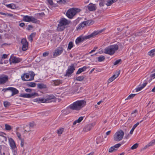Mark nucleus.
<instances>
[{
    "label": "nucleus",
    "mask_w": 155,
    "mask_h": 155,
    "mask_svg": "<svg viewBox=\"0 0 155 155\" xmlns=\"http://www.w3.org/2000/svg\"><path fill=\"white\" fill-rule=\"evenodd\" d=\"M76 64L75 63L72 64L70 66L68 67V69L66 71L65 76H69L73 73L75 70V65Z\"/></svg>",
    "instance_id": "nucleus-11"
},
{
    "label": "nucleus",
    "mask_w": 155,
    "mask_h": 155,
    "mask_svg": "<svg viewBox=\"0 0 155 155\" xmlns=\"http://www.w3.org/2000/svg\"><path fill=\"white\" fill-rule=\"evenodd\" d=\"M97 48V47H95L94 48V49L93 50H91L90 52L89 53L91 54V53H92L93 52H94L95 51V50Z\"/></svg>",
    "instance_id": "nucleus-60"
},
{
    "label": "nucleus",
    "mask_w": 155,
    "mask_h": 155,
    "mask_svg": "<svg viewBox=\"0 0 155 155\" xmlns=\"http://www.w3.org/2000/svg\"><path fill=\"white\" fill-rule=\"evenodd\" d=\"M148 54L151 56H153L155 54V49H153L148 52Z\"/></svg>",
    "instance_id": "nucleus-38"
},
{
    "label": "nucleus",
    "mask_w": 155,
    "mask_h": 155,
    "mask_svg": "<svg viewBox=\"0 0 155 155\" xmlns=\"http://www.w3.org/2000/svg\"><path fill=\"white\" fill-rule=\"evenodd\" d=\"M124 135V133L122 130L118 131L114 135V140L116 142L121 140L123 137Z\"/></svg>",
    "instance_id": "nucleus-6"
},
{
    "label": "nucleus",
    "mask_w": 155,
    "mask_h": 155,
    "mask_svg": "<svg viewBox=\"0 0 155 155\" xmlns=\"http://www.w3.org/2000/svg\"><path fill=\"white\" fill-rule=\"evenodd\" d=\"M103 140V138L102 137H97L96 140V143L98 144L102 142Z\"/></svg>",
    "instance_id": "nucleus-29"
},
{
    "label": "nucleus",
    "mask_w": 155,
    "mask_h": 155,
    "mask_svg": "<svg viewBox=\"0 0 155 155\" xmlns=\"http://www.w3.org/2000/svg\"><path fill=\"white\" fill-rule=\"evenodd\" d=\"M29 125L30 127L33 128L35 126L36 124L34 122H31L29 124Z\"/></svg>",
    "instance_id": "nucleus-47"
},
{
    "label": "nucleus",
    "mask_w": 155,
    "mask_h": 155,
    "mask_svg": "<svg viewBox=\"0 0 155 155\" xmlns=\"http://www.w3.org/2000/svg\"><path fill=\"white\" fill-rule=\"evenodd\" d=\"M85 26H86V24L85 23V21H84L79 24L78 28L81 29V28H82Z\"/></svg>",
    "instance_id": "nucleus-35"
},
{
    "label": "nucleus",
    "mask_w": 155,
    "mask_h": 155,
    "mask_svg": "<svg viewBox=\"0 0 155 155\" xmlns=\"http://www.w3.org/2000/svg\"><path fill=\"white\" fill-rule=\"evenodd\" d=\"M6 6L8 8H11L12 9H14L15 8V5L13 4H11L6 5Z\"/></svg>",
    "instance_id": "nucleus-39"
},
{
    "label": "nucleus",
    "mask_w": 155,
    "mask_h": 155,
    "mask_svg": "<svg viewBox=\"0 0 155 155\" xmlns=\"http://www.w3.org/2000/svg\"><path fill=\"white\" fill-rule=\"evenodd\" d=\"M117 74V76L115 74H114L108 80V82L109 83L112 82L113 81L115 78L118 77L120 74V71H118L116 73Z\"/></svg>",
    "instance_id": "nucleus-18"
},
{
    "label": "nucleus",
    "mask_w": 155,
    "mask_h": 155,
    "mask_svg": "<svg viewBox=\"0 0 155 155\" xmlns=\"http://www.w3.org/2000/svg\"><path fill=\"white\" fill-rule=\"evenodd\" d=\"M143 88V87L141 86L140 87H138V88H137L136 90V92H138V91H139L140 90H141Z\"/></svg>",
    "instance_id": "nucleus-54"
},
{
    "label": "nucleus",
    "mask_w": 155,
    "mask_h": 155,
    "mask_svg": "<svg viewBox=\"0 0 155 155\" xmlns=\"http://www.w3.org/2000/svg\"><path fill=\"white\" fill-rule=\"evenodd\" d=\"M143 120H142L140 121V123H141V122H142ZM139 122H137L136 124H135L133 127H133L134 129L139 124Z\"/></svg>",
    "instance_id": "nucleus-52"
},
{
    "label": "nucleus",
    "mask_w": 155,
    "mask_h": 155,
    "mask_svg": "<svg viewBox=\"0 0 155 155\" xmlns=\"http://www.w3.org/2000/svg\"><path fill=\"white\" fill-rule=\"evenodd\" d=\"M74 45L73 44V43L72 41L70 42L68 44V48H67V50H70L71 48L73 47Z\"/></svg>",
    "instance_id": "nucleus-34"
},
{
    "label": "nucleus",
    "mask_w": 155,
    "mask_h": 155,
    "mask_svg": "<svg viewBox=\"0 0 155 155\" xmlns=\"http://www.w3.org/2000/svg\"><path fill=\"white\" fill-rule=\"evenodd\" d=\"M10 87H9L8 88H4L2 90V91H4V92H5L9 90Z\"/></svg>",
    "instance_id": "nucleus-59"
},
{
    "label": "nucleus",
    "mask_w": 155,
    "mask_h": 155,
    "mask_svg": "<svg viewBox=\"0 0 155 155\" xmlns=\"http://www.w3.org/2000/svg\"><path fill=\"white\" fill-rule=\"evenodd\" d=\"M49 5H51V7L49 6V8L52 10H54L55 8L57 5L56 4H54L52 0H49Z\"/></svg>",
    "instance_id": "nucleus-23"
},
{
    "label": "nucleus",
    "mask_w": 155,
    "mask_h": 155,
    "mask_svg": "<svg viewBox=\"0 0 155 155\" xmlns=\"http://www.w3.org/2000/svg\"><path fill=\"white\" fill-rule=\"evenodd\" d=\"M8 80V77L6 75H2L0 76V84H4Z\"/></svg>",
    "instance_id": "nucleus-14"
},
{
    "label": "nucleus",
    "mask_w": 155,
    "mask_h": 155,
    "mask_svg": "<svg viewBox=\"0 0 155 155\" xmlns=\"http://www.w3.org/2000/svg\"><path fill=\"white\" fill-rule=\"evenodd\" d=\"M46 100L44 98H40V102L45 103L46 102Z\"/></svg>",
    "instance_id": "nucleus-55"
},
{
    "label": "nucleus",
    "mask_w": 155,
    "mask_h": 155,
    "mask_svg": "<svg viewBox=\"0 0 155 155\" xmlns=\"http://www.w3.org/2000/svg\"><path fill=\"white\" fill-rule=\"evenodd\" d=\"M138 146V144L137 143H136L133 145L131 147V150H134L136 149Z\"/></svg>",
    "instance_id": "nucleus-46"
},
{
    "label": "nucleus",
    "mask_w": 155,
    "mask_h": 155,
    "mask_svg": "<svg viewBox=\"0 0 155 155\" xmlns=\"http://www.w3.org/2000/svg\"><path fill=\"white\" fill-rule=\"evenodd\" d=\"M68 2V0H59L58 1H57V2L59 3L60 4H64Z\"/></svg>",
    "instance_id": "nucleus-44"
},
{
    "label": "nucleus",
    "mask_w": 155,
    "mask_h": 155,
    "mask_svg": "<svg viewBox=\"0 0 155 155\" xmlns=\"http://www.w3.org/2000/svg\"><path fill=\"white\" fill-rule=\"evenodd\" d=\"M38 96L37 93L34 92L31 94H22L20 95V96L24 98H32Z\"/></svg>",
    "instance_id": "nucleus-12"
},
{
    "label": "nucleus",
    "mask_w": 155,
    "mask_h": 155,
    "mask_svg": "<svg viewBox=\"0 0 155 155\" xmlns=\"http://www.w3.org/2000/svg\"><path fill=\"white\" fill-rule=\"evenodd\" d=\"M145 33V31L143 29L140 30V31L136 32L134 35L136 36H141L143 34Z\"/></svg>",
    "instance_id": "nucleus-27"
},
{
    "label": "nucleus",
    "mask_w": 155,
    "mask_h": 155,
    "mask_svg": "<svg viewBox=\"0 0 155 155\" xmlns=\"http://www.w3.org/2000/svg\"><path fill=\"white\" fill-rule=\"evenodd\" d=\"M121 145V144L120 143H117L114 145V147L116 149V148H118L120 147Z\"/></svg>",
    "instance_id": "nucleus-53"
},
{
    "label": "nucleus",
    "mask_w": 155,
    "mask_h": 155,
    "mask_svg": "<svg viewBox=\"0 0 155 155\" xmlns=\"http://www.w3.org/2000/svg\"><path fill=\"white\" fill-rule=\"evenodd\" d=\"M150 80H152V79H153L155 78V73L154 74H152L150 75Z\"/></svg>",
    "instance_id": "nucleus-56"
},
{
    "label": "nucleus",
    "mask_w": 155,
    "mask_h": 155,
    "mask_svg": "<svg viewBox=\"0 0 155 155\" xmlns=\"http://www.w3.org/2000/svg\"><path fill=\"white\" fill-rule=\"evenodd\" d=\"M122 62V60L121 59H119L117 60L114 63V65H116L118 64H119L121 63V62Z\"/></svg>",
    "instance_id": "nucleus-42"
},
{
    "label": "nucleus",
    "mask_w": 155,
    "mask_h": 155,
    "mask_svg": "<svg viewBox=\"0 0 155 155\" xmlns=\"http://www.w3.org/2000/svg\"><path fill=\"white\" fill-rule=\"evenodd\" d=\"M0 155H9L8 149L5 146L0 145Z\"/></svg>",
    "instance_id": "nucleus-9"
},
{
    "label": "nucleus",
    "mask_w": 155,
    "mask_h": 155,
    "mask_svg": "<svg viewBox=\"0 0 155 155\" xmlns=\"http://www.w3.org/2000/svg\"><path fill=\"white\" fill-rule=\"evenodd\" d=\"M97 59L98 61L101 62L104 60L105 59V57L104 56L101 55L100 56L98 57Z\"/></svg>",
    "instance_id": "nucleus-32"
},
{
    "label": "nucleus",
    "mask_w": 155,
    "mask_h": 155,
    "mask_svg": "<svg viewBox=\"0 0 155 155\" xmlns=\"http://www.w3.org/2000/svg\"><path fill=\"white\" fill-rule=\"evenodd\" d=\"M35 34L34 33L31 34L28 38V40L31 42L33 41V38L35 37Z\"/></svg>",
    "instance_id": "nucleus-33"
},
{
    "label": "nucleus",
    "mask_w": 155,
    "mask_h": 155,
    "mask_svg": "<svg viewBox=\"0 0 155 155\" xmlns=\"http://www.w3.org/2000/svg\"><path fill=\"white\" fill-rule=\"evenodd\" d=\"M48 55V51L45 52L43 53V57H46Z\"/></svg>",
    "instance_id": "nucleus-57"
},
{
    "label": "nucleus",
    "mask_w": 155,
    "mask_h": 155,
    "mask_svg": "<svg viewBox=\"0 0 155 155\" xmlns=\"http://www.w3.org/2000/svg\"><path fill=\"white\" fill-rule=\"evenodd\" d=\"M83 118H84L83 117H79L78 120H76L78 123H79L81 122L83 120Z\"/></svg>",
    "instance_id": "nucleus-51"
},
{
    "label": "nucleus",
    "mask_w": 155,
    "mask_h": 155,
    "mask_svg": "<svg viewBox=\"0 0 155 155\" xmlns=\"http://www.w3.org/2000/svg\"><path fill=\"white\" fill-rule=\"evenodd\" d=\"M155 144V139L152 140L147 145H146V147H150Z\"/></svg>",
    "instance_id": "nucleus-30"
},
{
    "label": "nucleus",
    "mask_w": 155,
    "mask_h": 155,
    "mask_svg": "<svg viewBox=\"0 0 155 155\" xmlns=\"http://www.w3.org/2000/svg\"><path fill=\"white\" fill-rule=\"evenodd\" d=\"M35 74L32 71L28 73H24L21 76V79L23 81H31L34 80Z\"/></svg>",
    "instance_id": "nucleus-4"
},
{
    "label": "nucleus",
    "mask_w": 155,
    "mask_h": 155,
    "mask_svg": "<svg viewBox=\"0 0 155 155\" xmlns=\"http://www.w3.org/2000/svg\"><path fill=\"white\" fill-rule=\"evenodd\" d=\"M9 142L10 147L12 149H15L16 147L15 143L13 140L11 138H9L8 139Z\"/></svg>",
    "instance_id": "nucleus-17"
},
{
    "label": "nucleus",
    "mask_w": 155,
    "mask_h": 155,
    "mask_svg": "<svg viewBox=\"0 0 155 155\" xmlns=\"http://www.w3.org/2000/svg\"><path fill=\"white\" fill-rule=\"evenodd\" d=\"M86 25H92L94 23V21L91 20H89L86 21H84Z\"/></svg>",
    "instance_id": "nucleus-31"
},
{
    "label": "nucleus",
    "mask_w": 155,
    "mask_h": 155,
    "mask_svg": "<svg viewBox=\"0 0 155 155\" xmlns=\"http://www.w3.org/2000/svg\"><path fill=\"white\" fill-rule=\"evenodd\" d=\"M34 101L36 102H37L38 103L40 102V98H37L35 99L34 100Z\"/></svg>",
    "instance_id": "nucleus-62"
},
{
    "label": "nucleus",
    "mask_w": 155,
    "mask_h": 155,
    "mask_svg": "<svg viewBox=\"0 0 155 155\" xmlns=\"http://www.w3.org/2000/svg\"><path fill=\"white\" fill-rule=\"evenodd\" d=\"M69 24V22L65 18H62L60 19L59 24L58 25V28L60 31H63L65 27L64 26L68 25Z\"/></svg>",
    "instance_id": "nucleus-7"
},
{
    "label": "nucleus",
    "mask_w": 155,
    "mask_h": 155,
    "mask_svg": "<svg viewBox=\"0 0 155 155\" xmlns=\"http://www.w3.org/2000/svg\"><path fill=\"white\" fill-rule=\"evenodd\" d=\"M117 0H107L106 5L107 6H110L113 3L116 2Z\"/></svg>",
    "instance_id": "nucleus-26"
},
{
    "label": "nucleus",
    "mask_w": 155,
    "mask_h": 155,
    "mask_svg": "<svg viewBox=\"0 0 155 155\" xmlns=\"http://www.w3.org/2000/svg\"><path fill=\"white\" fill-rule=\"evenodd\" d=\"M9 91H10L12 93L11 95L12 96L18 94L19 92L18 91L16 88L12 87H10Z\"/></svg>",
    "instance_id": "nucleus-20"
},
{
    "label": "nucleus",
    "mask_w": 155,
    "mask_h": 155,
    "mask_svg": "<svg viewBox=\"0 0 155 155\" xmlns=\"http://www.w3.org/2000/svg\"><path fill=\"white\" fill-rule=\"evenodd\" d=\"M136 95V94H131L127 97V98L125 99V100H129L130 99L132 98L135 96Z\"/></svg>",
    "instance_id": "nucleus-41"
},
{
    "label": "nucleus",
    "mask_w": 155,
    "mask_h": 155,
    "mask_svg": "<svg viewBox=\"0 0 155 155\" xmlns=\"http://www.w3.org/2000/svg\"><path fill=\"white\" fill-rule=\"evenodd\" d=\"M10 103L7 101H5L4 102V105L5 107H8L10 106Z\"/></svg>",
    "instance_id": "nucleus-49"
},
{
    "label": "nucleus",
    "mask_w": 155,
    "mask_h": 155,
    "mask_svg": "<svg viewBox=\"0 0 155 155\" xmlns=\"http://www.w3.org/2000/svg\"><path fill=\"white\" fill-rule=\"evenodd\" d=\"M62 83V81L58 80L53 81L51 82V84L53 86L58 85Z\"/></svg>",
    "instance_id": "nucleus-21"
},
{
    "label": "nucleus",
    "mask_w": 155,
    "mask_h": 155,
    "mask_svg": "<svg viewBox=\"0 0 155 155\" xmlns=\"http://www.w3.org/2000/svg\"><path fill=\"white\" fill-rule=\"evenodd\" d=\"M33 28L32 26L31 25H28V30H30L31 28Z\"/></svg>",
    "instance_id": "nucleus-64"
},
{
    "label": "nucleus",
    "mask_w": 155,
    "mask_h": 155,
    "mask_svg": "<svg viewBox=\"0 0 155 155\" xmlns=\"http://www.w3.org/2000/svg\"><path fill=\"white\" fill-rule=\"evenodd\" d=\"M102 31V30L96 31H95L92 33L87 36H83V35H81L78 37L76 39L75 41V43L76 44H78L82 42L86 39L93 38L98 34L101 33Z\"/></svg>",
    "instance_id": "nucleus-2"
},
{
    "label": "nucleus",
    "mask_w": 155,
    "mask_h": 155,
    "mask_svg": "<svg viewBox=\"0 0 155 155\" xmlns=\"http://www.w3.org/2000/svg\"><path fill=\"white\" fill-rule=\"evenodd\" d=\"M86 104V102L84 100L77 101L70 104L68 107L71 110L78 111L85 106Z\"/></svg>",
    "instance_id": "nucleus-1"
},
{
    "label": "nucleus",
    "mask_w": 155,
    "mask_h": 155,
    "mask_svg": "<svg viewBox=\"0 0 155 155\" xmlns=\"http://www.w3.org/2000/svg\"><path fill=\"white\" fill-rule=\"evenodd\" d=\"M7 56L8 55L5 54H3L2 57V59H5V58H7Z\"/></svg>",
    "instance_id": "nucleus-58"
},
{
    "label": "nucleus",
    "mask_w": 155,
    "mask_h": 155,
    "mask_svg": "<svg viewBox=\"0 0 155 155\" xmlns=\"http://www.w3.org/2000/svg\"><path fill=\"white\" fill-rule=\"evenodd\" d=\"M21 141V147H23L24 146V141L23 139H21V140H20Z\"/></svg>",
    "instance_id": "nucleus-63"
},
{
    "label": "nucleus",
    "mask_w": 155,
    "mask_h": 155,
    "mask_svg": "<svg viewBox=\"0 0 155 155\" xmlns=\"http://www.w3.org/2000/svg\"><path fill=\"white\" fill-rule=\"evenodd\" d=\"M31 89L29 88H27L25 89V91L26 92L29 93L31 92Z\"/></svg>",
    "instance_id": "nucleus-61"
},
{
    "label": "nucleus",
    "mask_w": 155,
    "mask_h": 155,
    "mask_svg": "<svg viewBox=\"0 0 155 155\" xmlns=\"http://www.w3.org/2000/svg\"><path fill=\"white\" fill-rule=\"evenodd\" d=\"M0 140L2 142L5 143L7 141V138L6 137L3 136L1 137Z\"/></svg>",
    "instance_id": "nucleus-43"
},
{
    "label": "nucleus",
    "mask_w": 155,
    "mask_h": 155,
    "mask_svg": "<svg viewBox=\"0 0 155 155\" xmlns=\"http://www.w3.org/2000/svg\"><path fill=\"white\" fill-rule=\"evenodd\" d=\"M87 8L89 11L91 12L94 11L97 8L96 5L92 3H90L87 6H85Z\"/></svg>",
    "instance_id": "nucleus-15"
},
{
    "label": "nucleus",
    "mask_w": 155,
    "mask_h": 155,
    "mask_svg": "<svg viewBox=\"0 0 155 155\" xmlns=\"http://www.w3.org/2000/svg\"><path fill=\"white\" fill-rule=\"evenodd\" d=\"M88 68H89V67H87L86 66H84L83 68H79L76 72V74H79L81 73V72L85 71V70Z\"/></svg>",
    "instance_id": "nucleus-24"
},
{
    "label": "nucleus",
    "mask_w": 155,
    "mask_h": 155,
    "mask_svg": "<svg viewBox=\"0 0 155 155\" xmlns=\"http://www.w3.org/2000/svg\"><path fill=\"white\" fill-rule=\"evenodd\" d=\"M84 78V77L83 76H80L76 77L75 79V80L78 81H82Z\"/></svg>",
    "instance_id": "nucleus-36"
},
{
    "label": "nucleus",
    "mask_w": 155,
    "mask_h": 155,
    "mask_svg": "<svg viewBox=\"0 0 155 155\" xmlns=\"http://www.w3.org/2000/svg\"><path fill=\"white\" fill-rule=\"evenodd\" d=\"M94 125V124H91L87 125L83 129V131L84 132H87L90 130Z\"/></svg>",
    "instance_id": "nucleus-19"
},
{
    "label": "nucleus",
    "mask_w": 155,
    "mask_h": 155,
    "mask_svg": "<svg viewBox=\"0 0 155 155\" xmlns=\"http://www.w3.org/2000/svg\"><path fill=\"white\" fill-rule=\"evenodd\" d=\"M36 84L34 82H29L27 84V86L31 87H34L36 86Z\"/></svg>",
    "instance_id": "nucleus-37"
},
{
    "label": "nucleus",
    "mask_w": 155,
    "mask_h": 155,
    "mask_svg": "<svg viewBox=\"0 0 155 155\" xmlns=\"http://www.w3.org/2000/svg\"><path fill=\"white\" fill-rule=\"evenodd\" d=\"M16 134L17 137H18V138L20 140H21V139H22L21 138V135L20 133H19L18 132H16Z\"/></svg>",
    "instance_id": "nucleus-50"
},
{
    "label": "nucleus",
    "mask_w": 155,
    "mask_h": 155,
    "mask_svg": "<svg viewBox=\"0 0 155 155\" xmlns=\"http://www.w3.org/2000/svg\"><path fill=\"white\" fill-rule=\"evenodd\" d=\"M81 10L79 8H73L69 9L66 12V16L69 18L71 19L76 14L81 11Z\"/></svg>",
    "instance_id": "nucleus-5"
},
{
    "label": "nucleus",
    "mask_w": 155,
    "mask_h": 155,
    "mask_svg": "<svg viewBox=\"0 0 155 155\" xmlns=\"http://www.w3.org/2000/svg\"><path fill=\"white\" fill-rule=\"evenodd\" d=\"M137 110H135L133 111L131 113V115L130 117L129 120H133V118L135 117L137 115Z\"/></svg>",
    "instance_id": "nucleus-22"
},
{
    "label": "nucleus",
    "mask_w": 155,
    "mask_h": 155,
    "mask_svg": "<svg viewBox=\"0 0 155 155\" xmlns=\"http://www.w3.org/2000/svg\"><path fill=\"white\" fill-rule=\"evenodd\" d=\"M64 128H61L57 130V133L59 134H61L62 133L64 130Z\"/></svg>",
    "instance_id": "nucleus-45"
},
{
    "label": "nucleus",
    "mask_w": 155,
    "mask_h": 155,
    "mask_svg": "<svg viewBox=\"0 0 155 155\" xmlns=\"http://www.w3.org/2000/svg\"><path fill=\"white\" fill-rule=\"evenodd\" d=\"M21 43L22 45V50L25 51L28 48V42L25 38H23L21 40Z\"/></svg>",
    "instance_id": "nucleus-13"
},
{
    "label": "nucleus",
    "mask_w": 155,
    "mask_h": 155,
    "mask_svg": "<svg viewBox=\"0 0 155 155\" xmlns=\"http://www.w3.org/2000/svg\"><path fill=\"white\" fill-rule=\"evenodd\" d=\"M23 20L26 22H31L33 23H39V21L32 16L25 15L24 16Z\"/></svg>",
    "instance_id": "nucleus-8"
},
{
    "label": "nucleus",
    "mask_w": 155,
    "mask_h": 155,
    "mask_svg": "<svg viewBox=\"0 0 155 155\" xmlns=\"http://www.w3.org/2000/svg\"><path fill=\"white\" fill-rule=\"evenodd\" d=\"M10 61L12 62L15 63H18L22 61V59L15 56H12L10 58Z\"/></svg>",
    "instance_id": "nucleus-16"
},
{
    "label": "nucleus",
    "mask_w": 155,
    "mask_h": 155,
    "mask_svg": "<svg viewBox=\"0 0 155 155\" xmlns=\"http://www.w3.org/2000/svg\"><path fill=\"white\" fill-rule=\"evenodd\" d=\"M38 87L40 89H42L46 88V86L43 84H37Z\"/></svg>",
    "instance_id": "nucleus-28"
},
{
    "label": "nucleus",
    "mask_w": 155,
    "mask_h": 155,
    "mask_svg": "<svg viewBox=\"0 0 155 155\" xmlns=\"http://www.w3.org/2000/svg\"><path fill=\"white\" fill-rule=\"evenodd\" d=\"M118 46L117 44L110 45L106 48L104 50V53L112 55L118 49Z\"/></svg>",
    "instance_id": "nucleus-3"
},
{
    "label": "nucleus",
    "mask_w": 155,
    "mask_h": 155,
    "mask_svg": "<svg viewBox=\"0 0 155 155\" xmlns=\"http://www.w3.org/2000/svg\"><path fill=\"white\" fill-rule=\"evenodd\" d=\"M56 101V97L53 95H49V103Z\"/></svg>",
    "instance_id": "nucleus-25"
},
{
    "label": "nucleus",
    "mask_w": 155,
    "mask_h": 155,
    "mask_svg": "<svg viewBox=\"0 0 155 155\" xmlns=\"http://www.w3.org/2000/svg\"><path fill=\"white\" fill-rule=\"evenodd\" d=\"M64 50V48L61 46L58 47L54 50V51L53 53V57L52 58H55L61 55L63 52Z\"/></svg>",
    "instance_id": "nucleus-10"
},
{
    "label": "nucleus",
    "mask_w": 155,
    "mask_h": 155,
    "mask_svg": "<svg viewBox=\"0 0 155 155\" xmlns=\"http://www.w3.org/2000/svg\"><path fill=\"white\" fill-rule=\"evenodd\" d=\"M5 129L7 130H10L12 128L11 126L8 124H5Z\"/></svg>",
    "instance_id": "nucleus-40"
},
{
    "label": "nucleus",
    "mask_w": 155,
    "mask_h": 155,
    "mask_svg": "<svg viewBox=\"0 0 155 155\" xmlns=\"http://www.w3.org/2000/svg\"><path fill=\"white\" fill-rule=\"evenodd\" d=\"M116 150H117V149H115L114 146H113L109 148V152H112L114 151H116Z\"/></svg>",
    "instance_id": "nucleus-48"
}]
</instances>
